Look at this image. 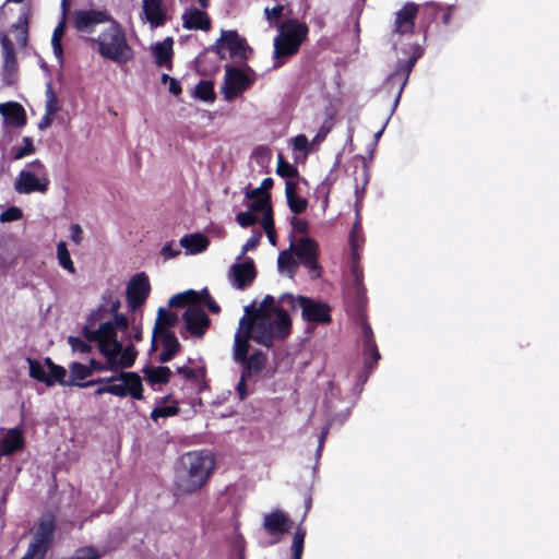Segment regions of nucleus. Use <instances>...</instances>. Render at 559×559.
<instances>
[{
  "mask_svg": "<svg viewBox=\"0 0 559 559\" xmlns=\"http://www.w3.org/2000/svg\"><path fill=\"white\" fill-rule=\"evenodd\" d=\"M255 328L254 317L243 314L234 335L233 360L240 367V377L235 386L239 401L246 400L252 393L248 382L257 383L269 364L267 354L263 349L254 348L249 353Z\"/></svg>",
  "mask_w": 559,
  "mask_h": 559,
  "instance_id": "nucleus-1",
  "label": "nucleus"
},
{
  "mask_svg": "<svg viewBox=\"0 0 559 559\" xmlns=\"http://www.w3.org/2000/svg\"><path fill=\"white\" fill-rule=\"evenodd\" d=\"M213 469L214 460L210 454L203 451L185 453L175 464V495L198 492L209 483Z\"/></svg>",
  "mask_w": 559,
  "mask_h": 559,
  "instance_id": "nucleus-2",
  "label": "nucleus"
},
{
  "mask_svg": "<svg viewBox=\"0 0 559 559\" xmlns=\"http://www.w3.org/2000/svg\"><path fill=\"white\" fill-rule=\"evenodd\" d=\"M277 34L273 39V66L275 70L284 66L288 59L296 56L301 46L308 40L309 26L298 19H288L281 22Z\"/></svg>",
  "mask_w": 559,
  "mask_h": 559,
  "instance_id": "nucleus-3",
  "label": "nucleus"
},
{
  "mask_svg": "<svg viewBox=\"0 0 559 559\" xmlns=\"http://www.w3.org/2000/svg\"><path fill=\"white\" fill-rule=\"evenodd\" d=\"M109 24L97 37H86L85 41L92 47L96 46L102 58L119 66L126 64L133 59L134 51L121 24L115 17Z\"/></svg>",
  "mask_w": 559,
  "mask_h": 559,
  "instance_id": "nucleus-4",
  "label": "nucleus"
},
{
  "mask_svg": "<svg viewBox=\"0 0 559 559\" xmlns=\"http://www.w3.org/2000/svg\"><path fill=\"white\" fill-rule=\"evenodd\" d=\"M86 385L96 388L94 391L95 396L110 394L119 399L130 396L134 401L144 400L143 380L136 371L121 369L111 372L108 377L90 379Z\"/></svg>",
  "mask_w": 559,
  "mask_h": 559,
  "instance_id": "nucleus-5",
  "label": "nucleus"
},
{
  "mask_svg": "<svg viewBox=\"0 0 559 559\" xmlns=\"http://www.w3.org/2000/svg\"><path fill=\"white\" fill-rule=\"evenodd\" d=\"M86 385L96 388L94 391L95 396L110 394L119 399L130 396L134 401L144 400L143 380L136 371L121 369L111 372L108 377L90 379Z\"/></svg>",
  "mask_w": 559,
  "mask_h": 559,
  "instance_id": "nucleus-6",
  "label": "nucleus"
},
{
  "mask_svg": "<svg viewBox=\"0 0 559 559\" xmlns=\"http://www.w3.org/2000/svg\"><path fill=\"white\" fill-rule=\"evenodd\" d=\"M399 57L394 63L393 70L383 80V87L390 93L394 85L397 91L393 99L392 108L388 117H392L397 109L403 92L408 84L411 74L419 59L425 55V48L418 43H408L402 45Z\"/></svg>",
  "mask_w": 559,
  "mask_h": 559,
  "instance_id": "nucleus-7",
  "label": "nucleus"
},
{
  "mask_svg": "<svg viewBox=\"0 0 559 559\" xmlns=\"http://www.w3.org/2000/svg\"><path fill=\"white\" fill-rule=\"evenodd\" d=\"M293 320L287 310L281 306L273 309V317L261 313L257 319L253 342L266 349H272L277 342H284L290 335Z\"/></svg>",
  "mask_w": 559,
  "mask_h": 559,
  "instance_id": "nucleus-8",
  "label": "nucleus"
},
{
  "mask_svg": "<svg viewBox=\"0 0 559 559\" xmlns=\"http://www.w3.org/2000/svg\"><path fill=\"white\" fill-rule=\"evenodd\" d=\"M354 324L356 325V346L362 355V368L376 370L382 356L377 345L374 333L367 320V302L364 305H347Z\"/></svg>",
  "mask_w": 559,
  "mask_h": 559,
  "instance_id": "nucleus-9",
  "label": "nucleus"
},
{
  "mask_svg": "<svg viewBox=\"0 0 559 559\" xmlns=\"http://www.w3.org/2000/svg\"><path fill=\"white\" fill-rule=\"evenodd\" d=\"M349 245V267L346 278V302L347 305L368 302L367 288L364 283V272L360 266L362 243Z\"/></svg>",
  "mask_w": 559,
  "mask_h": 559,
  "instance_id": "nucleus-10",
  "label": "nucleus"
},
{
  "mask_svg": "<svg viewBox=\"0 0 559 559\" xmlns=\"http://www.w3.org/2000/svg\"><path fill=\"white\" fill-rule=\"evenodd\" d=\"M224 83L221 87V94L227 102L249 90L257 80L254 70L245 64L243 68L235 67L229 63L224 66Z\"/></svg>",
  "mask_w": 559,
  "mask_h": 559,
  "instance_id": "nucleus-11",
  "label": "nucleus"
},
{
  "mask_svg": "<svg viewBox=\"0 0 559 559\" xmlns=\"http://www.w3.org/2000/svg\"><path fill=\"white\" fill-rule=\"evenodd\" d=\"M57 527L56 515L49 510L43 511L26 551L36 554L38 559H45L48 550L52 547Z\"/></svg>",
  "mask_w": 559,
  "mask_h": 559,
  "instance_id": "nucleus-12",
  "label": "nucleus"
},
{
  "mask_svg": "<svg viewBox=\"0 0 559 559\" xmlns=\"http://www.w3.org/2000/svg\"><path fill=\"white\" fill-rule=\"evenodd\" d=\"M181 319L183 324L179 330V334L183 340L191 337L203 338L212 323L205 310L199 306L187 307L182 312Z\"/></svg>",
  "mask_w": 559,
  "mask_h": 559,
  "instance_id": "nucleus-13",
  "label": "nucleus"
},
{
  "mask_svg": "<svg viewBox=\"0 0 559 559\" xmlns=\"http://www.w3.org/2000/svg\"><path fill=\"white\" fill-rule=\"evenodd\" d=\"M151 283L148 275L144 272L133 274L126 287V302L129 311H142L151 294Z\"/></svg>",
  "mask_w": 559,
  "mask_h": 559,
  "instance_id": "nucleus-14",
  "label": "nucleus"
},
{
  "mask_svg": "<svg viewBox=\"0 0 559 559\" xmlns=\"http://www.w3.org/2000/svg\"><path fill=\"white\" fill-rule=\"evenodd\" d=\"M138 349L132 344L128 345V348L122 355H111L110 357H103L104 361H100L94 357L90 358L87 367L92 371V376L95 372L110 371L115 372L121 369L131 368L138 357Z\"/></svg>",
  "mask_w": 559,
  "mask_h": 559,
  "instance_id": "nucleus-15",
  "label": "nucleus"
},
{
  "mask_svg": "<svg viewBox=\"0 0 559 559\" xmlns=\"http://www.w3.org/2000/svg\"><path fill=\"white\" fill-rule=\"evenodd\" d=\"M25 424V415H24V403L21 406V420L20 423L12 427L5 428L0 427V455L1 456H12L19 452H22L25 449V437L23 433Z\"/></svg>",
  "mask_w": 559,
  "mask_h": 559,
  "instance_id": "nucleus-16",
  "label": "nucleus"
},
{
  "mask_svg": "<svg viewBox=\"0 0 559 559\" xmlns=\"http://www.w3.org/2000/svg\"><path fill=\"white\" fill-rule=\"evenodd\" d=\"M112 19L106 9H76L72 13V26L79 33L92 34L97 25L110 23Z\"/></svg>",
  "mask_w": 559,
  "mask_h": 559,
  "instance_id": "nucleus-17",
  "label": "nucleus"
},
{
  "mask_svg": "<svg viewBox=\"0 0 559 559\" xmlns=\"http://www.w3.org/2000/svg\"><path fill=\"white\" fill-rule=\"evenodd\" d=\"M258 271L254 260L250 257L236 261L229 266L228 280L231 286L237 290H246L249 288L257 277Z\"/></svg>",
  "mask_w": 559,
  "mask_h": 559,
  "instance_id": "nucleus-18",
  "label": "nucleus"
},
{
  "mask_svg": "<svg viewBox=\"0 0 559 559\" xmlns=\"http://www.w3.org/2000/svg\"><path fill=\"white\" fill-rule=\"evenodd\" d=\"M50 180L47 175H37L35 171L23 168L14 180V190L20 194L46 193Z\"/></svg>",
  "mask_w": 559,
  "mask_h": 559,
  "instance_id": "nucleus-19",
  "label": "nucleus"
},
{
  "mask_svg": "<svg viewBox=\"0 0 559 559\" xmlns=\"http://www.w3.org/2000/svg\"><path fill=\"white\" fill-rule=\"evenodd\" d=\"M98 332H100L98 353L102 355V357H110V354L122 355L124 350L128 348L129 344L124 345V337L119 335L120 333H122V330L116 329L112 325L103 329L102 321L98 324Z\"/></svg>",
  "mask_w": 559,
  "mask_h": 559,
  "instance_id": "nucleus-20",
  "label": "nucleus"
},
{
  "mask_svg": "<svg viewBox=\"0 0 559 559\" xmlns=\"http://www.w3.org/2000/svg\"><path fill=\"white\" fill-rule=\"evenodd\" d=\"M293 524L288 514L281 509H275L264 514L263 528L269 535L275 537L271 545L277 544L285 534L290 532Z\"/></svg>",
  "mask_w": 559,
  "mask_h": 559,
  "instance_id": "nucleus-21",
  "label": "nucleus"
},
{
  "mask_svg": "<svg viewBox=\"0 0 559 559\" xmlns=\"http://www.w3.org/2000/svg\"><path fill=\"white\" fill-rule=\"evenodd\" d=\"M140 19L143 23H147L152 29L164 26L169 20L164 0H142Z\"/></svg>",
  "mask_w": 559,
  "mask_h": 559,
  "instance_id": "nucleus-22",
  "label": "nucleus"
},
{
  "mask_svg": "<svg viewBox=\"0 0 559 559\" xmlns=\"http://www.w3.org/2000/svg\"><path fill=\"white\" fill-rule=\"evenodd\" d=\"M0 45L3 56L2 81L4 85L11 86L15 83L13 73L17 70L15 48L12 40L3 32L0 33Z\"/></svg>",
  "mask_w": 559,
  "mask_h": 559,
  "instance_id": "nucleus-23",
  "label": "nucleus"
},
{
  "mask_svg": "<svg viewBox=\"0 0 559 559\" xmlns=\"http://www.w3.org/2000/svg\"><path fill=\"white\" fill-rule=\"evenodd\" d=\"M301 318L310 324H326L332 321L331 307L322 301L307 296L302 307Z\"/></svg>",
  "mask_w": 559,
  "mask_h": 559,
  "instance_id": "nucleus-24",
  "label": "nucleus"
},
{
  "mask_svg": "<svg viewBox=\"0 0 559 559\" xmlns=\"http://www.w3.org/2000/svg\"><path fill=\"white\" fill-rule=\"evenodd\" d=\"M222 35L225 37V48L230 58L249 59L253 50L245 36L240 35L237 29H222Z\"/></svg>",
  "mask_w": 559,
  "mask_h": 559,
  "instance_id": "nucleus-25",
  "label": "nucleus"
},
{
  "mask_svg": "<svg viewBox=\"0 0 559 559\" xmlns=\"http://www.w3.org/2000/svg\"><path fill=\"white\" fill-rule=\"evenodd\" d=\"M182 27L188 31L209 32L212 28V20L205 10L195 5L188 7L182 15Z\"/></svg>",
  "mask_w": 559,
  "mask_h": 559,
  "instance_id": "nucleus-26",
  "label": "nucleus"
},
{
  "mask_svg": "<svg viewBox=\"0 0 559 559\" xmlns=\"http://www.w3.org/2000/svg\"><path fill=\"white\" fill-rule=\"evenodd\" d=\"M418 13V5L408 1L395 13L394 34H408L415 31V20Z\"/></svg>",
  "mask_w": 559,
  "mask_h": 559,
  "instance_id": "nucleus-27",
  "label": "nucleus"
},
{
  "mask_svg": "<svg viewBox=\"0 0 559 559\" xmlns=\"http://www.w3.org/2000/svg\"><path fill=\"white\" fill-rule=\"evenodd\" d=\"M150 50L157 67L166 68L167 70L173 69L174 38L171 36L153 43L150 46Z\"/></svg>",
  "mask_w": 559,
  "mask_h": 559,
  "instance_id": "nucleus-28",
  "label": "nucleus"
},
{
  "mask_svg": "<svg viewBox=\"0 0 559 559\" xmlns=\"http://www.w3.org/2000/svg\"><path fill=\"white\" fill-rule=\"evenodd\" d=\"M142 372L147 384L154 391H160L163 386L170 382L173 377L171 369L168 366H164V364L159 366L145 365L142 368Z\"/></svg>",
  "mask_w": 559,
  "mask_h": 559,
  "instance_id": "nucleus-29",
  "label": "nucleus"
},
{
  "mask_svg": "<svg viewBox=\"0 0 559 559\" xmlns=\"http://www.w3.org/2000/svg\"><path fill=\"white\" fill-rule=\"evenodd\" d=\"M157 336L162 342V350L157 356V360L160 364H167L171 361L177 354L180 353L182 346L178 341L175 332L170 330H162L157 333Z\"/></svg>",
  "mask_w": 559,
  "mask_h": 559,
  "instance_id": "nucleus-30",
  "label": "nucleus"
},
{
  "mask_svg": "<svg viewBox=\"0 0 559 559\" xmlns=\"http://www.w3.org/2000/svg\"><path fill=\"white\" fill-rule=\"evenodd\" d=\"M70 377H63L60 382L61 386H75L80 389H87V379L92 377V371L88 369L86 364L80 361H71L69 364Z\"/></svg>",
  "mask_w": 559,
  "mask_h": 559,
  "instance_id": "nucleus-31",
  "label": "nucleus"
},
{
  "mask_svg": "<svg viewBox=\"0 0 559 559\" xmlns=\"http://www.w3.org/2000/svg\"><path fill=\"white\" fill-rule=\"evenodd\" d=\"M179 245L185 249L187 255H195L207 249L210 239L203 233L194 231L183 235L179 240Z\"/></svg>",
  "mask_w": 559,
  "mask_h": 559,
  "instance_id": "nucleus-32",
  "label": "nucleus"
},
{
  "mask_svg": "<svg viewBox=\"0 0 559 559\" xmlns=\"http://www.w3.org/2000/svg\"><path fill=\"white\" fill-rule=\"evenodd\" d=\"M289 239V247L283 251L280 252L277 257V270L280 274L286 275L288 278H293L300 266V262L295 257V259L292 257L293 247H294V239L292 237V234L288 236Z\"/></svg>",
  "mask_w": 559,
  "mask_h": 559,
  "instance_id": "nucleus-33",
  "label": "nucleus"
},
{
  "mask_svg": "<svg viewBox=\"0 0 559 559\" xmlns=\"http://www.w3.org/2000/svg\"><path fill=\"white\" fill-rule=\"evenodd\" d=\"M10 107L3 115V128L22 129L27 123V115L23 105L15 100H9Z\"/></svg>",
  "mask_w": 559,
  "mask_h": 559,
  "instance_id": "nucleus-34",
  "label": "nucleus"
},
{
  "mask_svg": "<svg viewBox=\"0 0 559 559\" xmlns=\"http://www.w3.org/2000/svg\"><path fill=\"white\" fill-rule=\"evenodd\" d=\"M171 394H167L163 397H156L155 406L153 407L150 418L154 423H158L160 418H169L180 413V407L177 402L171 404L168 403Z\"/></svg>",
  "mask_w": 559,
  "mask_h": 559,
  "instance_id": "nucleus-35",
  "label": "nucleus"
},
{
  "mask_svg": "<svg viewBox=\"0 0 559 559\" xmlns=\"http://www.w3.org/2000/svg\"><path fill=\"white\" fill-rule=\"evenodd\" d=\"M294 253L299 262L307 259L319 258V245L317 240L310 236H304L298 241L294 240Z\"/></svg>",
  "mask_w": 559,
  "mask_h": 559,
  "instance_id": "nucleus-36",
  "label": "nucleus"
},
{
  "mask_svg": "<svg viewBox=\"0 0 559 559\" xmlns=\"http://www.w3.org/2000/svg\"><path fill=\"white\" fill-rule=\"evenodd\" d=\"M295 189H296L295 182H293L292 180H286L285 198H286L287 206L293 214L299 215L307 210L309 202L306 198L299 197L295 192Z\"/></svg>",
  "mask_w": 559,
  "mask_h": 559,
  "instance_id": "nucleus-37",
  "label": "nucleus"
},
{
  "mask_svg": "<svg viewBox=\"0 0 559 559\" xmlns=\"http://www.w3.org/2000/svg\"><path fill=\"white\" fill-rule=\"evenodd\" d=\"M26 362L28 366V376L31 379L45 384L47 388H52L56 385L55 381L48 374L40 360L28 356L26 357Z\"/></svg>",
  "mask_w": 559,
  "mask_h": 559,
  "instance_id": "nucleus-38",
  "label": "nucleus"
},
{
  "mask_svg": "<svg viewBox=\"0 0 559 559\" xmlns=\"http://www.w3.org/2000/svg\"><path fill=\"white\" fill-rule=\"evenodd\" d=\"M341 157H342V153H338L336 155V159L334 162V165H333L330 174L317 187L316 194H318V198L322 197V207H323V210H325L326 206L329 205L330 189H331L332 185L336 180V177L333 176V170L338 168V166L341 164Z\"/></svg>",
  "mask_w": 559,
  "mask_h": 559,
  "instance_id": "nucleus-39",
  "label": "nucleus"
},
{
  "mask_svg": "<svg viewBox=\"0 0 559 559\" xmlns=\"http://www.w3.org/2000/svg\"><path fill=\"white\" fill-rule=\"evenodd\" d=\"M192 97L206 104L214 103L216 98L214 82L212 80H200L194 86Z\"/></svg>",
  "mask_w": 559,
  "mask_h": 559,
  "instance_id": "nucleus-40",
  "label": "nucleus"
},
{
  "mask_svg": "<svg viewBox=\"0 0 559 559\" xmlns=\"http://www.w3.org/2000/svg\"><path fill=\"white\" fill-rule=\"evenodd\" d=\"M57 260L59 265L71 274L75 273V266L72 261L68 245L64 240H60L56 246Z\"/></svg>",
  "mask_w": 559,
  "mask_h": 559,
  "instance_id": "nucleus-41",
  "label": "nucleus"
},
{
  "mask_svg": "<svg viewBox=\"0 0 559 559\" xmlns=\"http://www.w3.org/2000/svg\"><path fill=\"white\" fill-rule=\"evenodd\" d=\"M334 118L335 114L333 111H326V117L320 126L318 132L311 140V144L314 147V151L318 146L326 139L328 134L332 131L334 127Z\"/></svg>",
  "mask_w": 559,
  "mask_h": 559,
  "instance_id": "nucleus-42",
  "label": "nucleus"
},
{
  "mask_svg": "<svg viewBox=\"0 0 559 559\" xmlns=\"http://www.w3.org/2000/svg\"><path fill=\"white\" fill-rule=\"evenodd\" d=\"M40 362L43 364L44 368L47 370L51 379L55 381V383L60 385V382L63 379V377L68 374L67 369L63 366L56 364L49 356L44 357V359L40 360Z\"/></svg>",
  "mask_w": 559,
  "mask_h": 559,
  "instance_id": "nucleus-43",
  "label": "nucleus"
},
{
  "mask_svg": "<svg viewBox=\"0 0 559 559\" xmlns=\"http://www.w3.org/2000/svg\"><path fill=\"white\" fill-rule=\"evenodd\" d=\"M36 153V147L34 145V140L31 136H23L22 145L17 147H12L11 157L14 160L22 159L28 155H33Z\"/></svg>",
  "mask_w": 559,
  "mask_h": 559,
  "instance_id": "nucleus-44",
  "label": "nucleus"
},
{
  "mask_svg": "<svg viewBox=\"0 0 559 559\" xmlns=\"http://www.w3.org/2000/svg\"><path fill=\"white\" fill-rule=\"evenodd\" d=\"M133 321V318L129 319L123 312H115L111 313V317L107 320L103 321V329L109 328L110 325L116 329L122 330V333H127L130 326V323Z\"/></svg>",
  "mask_w": 559,
  "mask_h": 559,
  "instance_id": "nucleus-45",
  "label": "nucleus"
},
{
  "mask_svg": "<svg viewBox=\"0 0 559 559\" xmlns=\"http://www.w3.org/2000/svg\"><path fill=\"white\" fill-rule=\"evenodd\" d=\"M348 243H365V236L361 226V213L359 209L355 211V219L348 234Z\"/></svg>",
  "mask_w": 559,
  "mask_h": 559,
  "instance_id": "nucleus-46",
  "label": "nucleus"
},
{
  "mask_svg": "<svg viewBox=\"0 0 559 559\" xmlns=\"http://www.w3.org/2000/svg\"><path fill=\"white\" fill-rule=\"evenodd\" d=\"M272 194L271 192H263L262 195L258 199H254L250 203H248L247 209L254 213L255 215L259 212H266L270 207H272Z\"/></svg>",
  "mask_w": 559,
  "mask_h": 559,
  "instance_id": "nucleus-47",
  "label": "nucleus"
},
{
  "mask_svg": "<svg viewBox=\"0 0 559 559\" xmlns=\"http://www.w3.org/2000/svg\"><path fill=\"white\" fill-rule=\"evenodd\" d=\"M278 301L281 304H287L292 311L300 310L302 312V307L307 301V296H304V295L295 296L292 293H283L280 296Z\"/></svg>",
  "mask_w": 559,
  "mask_h": 559,
  "instance_id": "nucleus-48",
  "label": "nucleus"
},
{
  "mask_svg": "<svg viewBox=\"0 0 559 559\" xmlns=\"http://www.w3.org/2000/svg\"><path fill=\"white\" fill-rule=\"evenodd\" d=\"M276 175L281 178H287L298 175V168L295 164H292L284 159L282 153L277 155Z\"/></svg>",
  "mask_w": 559,
  "mask_h": 559,
  "instance_id": "nucleus-49",
  "label": "nucleus"
},
{
  "mask_svg": "<svg viewBox=\"0 0 559 559\" xmlns=\"http://www.w3.org/2000/svg\"><path fill=\"white\" fill-rule=\"evenodd\" d=\"M228 559H246V540L239 532H237L233 538L231 551Z\"/></svg>",
  "mask_w": 559,
  "mask_h": 559,
  "instance_id": "nucleus-50",
  "label": "nucleus"
},
{
  "mask_svg": "<svg viewBox=\"0 0 559 559\" xmlns=\"http://www.w3.org/2000/svg\"><path fill=\"white\" fill-rule=\"evenodd\" d=\"M68 344L71 346V349L75 353L91 354L93 352L92 344L88 341L82 338L81 336L69 335Z\"/></svg>",
  "mask_w": 559,
  "mask_h": 559,
  "instance_id": "nucleus-51",
  "label": "nucleus"
},
{
  "mask_svg": "<svg viewBox=\"0 0 559 559\" xmlns=\"http://www.w3.org/2000/svg\"><path fill=\"white\" fill-rule=\"evenodd\" d=\"M290 146L293 151L298 152H313L314 147L309 142L308 138L304 133H299L290 139Z\"/></svg>",
  "mask_w": 559,
  "mask_h": 559,
  "instance_id": "nucleus-52",
  "label": "nucleus"
},
{
  "mask_svg": "<svg viewBox=\"0 0 559 559\" xmlns=\"http://www.w3.org/2000/svg\"><path fill=\"white\" fill-rule=\"evenodd\" d=\"M194 369V377L192 378V383L194 384V390L198 394L202 393L205 389L209 388L206 382V368L204 365H201Z\"/></svg>",
  "mask_w": 559,
  "mask_h": 559,
  "instance_id": "nucleus-53",
  "label": "nucleus"
},
{
  "mask_svg": "<svg viewBox=\"0 0 559 559\" xmlns=\"http://www.w3.org/2000/svg\"><path fill=\"white\" fill-rule=\"evenodd\" d=\"M374 370H371L370 368H361L360 371H358L355 383L353 385V392L356 394V397L358 399L361 392L364 391V386L368 382L370 376L372 374Z\"/></svg>",
  "mask_w": 559,
  "mask_h": 559,
  "instance_id": "nucleus-54",
  "label": "nucleus"
},
{
  "mask_svg": "<svg viewBox=\"0 0 559 559\" xmlns=\"http://www.w3.org/2000/svg\"><path fill=\"white\" fill-rule=\"evenodd\" d=\"M169 312L170 311H168L167 308H165V307H159L158 308L157 317H156V320H155V323H154V328H153V332H152V341H151V347H150L148 353L155 350L157 333L160 332L162 330H165L164 328H162V322L164 320V317L167 316V313H169Z\"/></svg>",
  "mask_w": 559,
  "mask_h": 559,
  "instance_id": "nucleus-55",
  "label": "nucleus"
},
{
  "mask_svg": "<svg viewBox=\"0 0 559 559\" xmlns=\"http://www.w3.org/2000/svg\"><path fill=\"white\" fill-rule=\"evenodd\" d=\"M96 323H90L88 318H86L85 324L81 328V337L88 341L90 343L96 342L99 344V335L98 326L94 328Z\"/></svg>",
  "mask_w": 559,
  "mask_h": 559,
  "instance_id": "nucleus-56",
  "label": "nucleus"
},
{
  "mask_svg": "<svg viewBox=\"0 0 559 559\" xmlns=\"http://www.w3.org/2000/svg\"><path fill=\"white\" fill-rule=\"evenodd\" d=\"M306 528L299 524L296 531L293 534V539L290 544V551H302L305 549V539H306Z\"/></svg>",
  "mask_w": 559,
  "mask_h": 559,
  "instance_id": "nucleus-57",
  "label": "nucleus"
},
{
  "mask_svg": "<svg viewBox=\"0 0 559 559\" xmlns=\"http://www.w3.org/2000/svg\"><path fill=\"white\" fill-rule=\"evenodd\" d=\"M23 217V210L16 205H11L4 209L0 213V222L2 224L12 223L21 219Z\"/></svg>",
  "mask_w": 559,
  "mask_h": 559,
  "instance_id": "nucleus-58",
  "label": "nucleus"
},
{
  "mask_svg": "<svg viewBox=\"0 0 559 559\" xmlns=\"http://www.w3.org/2000/svg\"><path fill=\"white\" fill-rule=\"evenodd\" d=\"M271 151L264 145H258L253 148L251 157L260 166H265L271 159Z\"/></svg>",
  "mask_w": 559,
  "mask_h": 559,
  "instance_id": "nucleus-59",
  "label": "nucleus"
},
{
  "mask_svg": "<svg viewBox=\"0 0 559 559\" xmlns=\"http://www.w3.org/2000/svg\"><path fill=\"white\" fill-rule=\"evenodd\" d=\"M288 221L292 226V230L289 231L288 236L292 234V237L294 238L295 231L301 234H307L309 231L310 224L307 219L299 218L297 217V215L294 214L293 216L289 217Z\"/></svg>",
  "mask_w": 559,
  "mask_h": 559,
  "instance_id": "nucleus-60",
  "label": "nucleus"
},
{
  "mask_svg": "<svg viewBox=\"0 0 559 559\" xmlns=\"http://www.w3.org/2000/svg\"><path fill=\"white\" fill-rule=\"evenodd\" d=\"M131 331L128 333H123L128 340V344H133V342H140L143 338V328L141 322H135V318L133 317V321L130 323Z\"/></svg>",
  "mask_w": 559,
  "mask_h": 559,
  "instance_id": "nucleus-61",
  "label": "nucleus"
},
{
  "mask_svg": "<svg viewBox=\"0 0 559 559\" xmlns=\"http://www.w3.org/2000/svg\"><path fill=\"white\" fill-rule=\"evenodd\" d=\"M235 219L240 227L248 228L257 223L258 216L247 209L246 211L238 212Z\"/></svg>",
  "mask_w": 559,
  "mask_h": 559,
  "instance_id": "nucleus-62",
  "label": "nucleus"
},
{
  "mask_svg": "<svg viewBox=\"0 0 559 559\" xmlns=\"http://www.w3.org/2000/svg\"><path fill=\"white\" fill-rule=\"evenodd\" d=\"M300 265L305 266L308 270L309 276L312 280L321 277L322 267L318 262V258L307 259L306 261L300 262Z\"/></svg>",
  "mask_w": 559,
  "mask_h": 559,
  "instance_id": "nucleus-63",
  "label": "nucleus"
},
{
  "mask_svg": "<svg viewBox=\"0 0 559 559\" xmlns=\"http://www.w3.org/2000/svg\"><path fill=\"white\" fill-rule=\"evenodd\" d=\"M109 314L108 308L104 307V305H98L95 309L91 310L87 314L90 323H100L102 321L107 320V316Z\"/></svg>",
  "mask_w": 559,
  "mask_h": 559,
  "instance_id": "nucleus-64",
  "label": "nucleus"
}]
</instances>
